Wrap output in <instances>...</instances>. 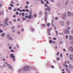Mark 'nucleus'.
Segmentation results:
<instances>
[{
    "mask_svg": "<svg viewBox=\"0 0 73 73\" xmlns=\"http://www.w3.org/2000/svg\"><path fill=\"white\" fill-rule=\"evenodd\" d=\"M32 14V11H30V14L31 15H29V16H25V17L26 18H27V19H31V17H33V16L32 15H31Z\"/></svg>",
    "mask_w": 73,
    "mask_h": 73,
    "instance_id": "nucleus-1",
    "label": "nucleus"
},
{
    "mask_svg": "<svg viewBox=\"0 0 73 73\" xmlns=\"http://www.w3.org/2000/svg\"><path fill=\"white\" fill-rule=\"evenodd\" d=\"M29 69V67L28 66H25L23 69V70L24 71H27Z\"/></svg>",
    "mask_w": 73,
    "mask_h": 73,
    "instance_id": "nucleus-2",
    "label": "nucleus"
},
{
    "mask_svg": "<svg viewBox=\"0 0 73 73\" xmlns=\"http://www.w3.org/2000/svg\"><path fill=\"white\" fill-rule=\"evenodd\" d=\"M59 23L60 24V25L61 26H62V27H64L65 25V23L64 22V21H59Z\"/></svg>",
    "mask_w": 73,
    "mask_h": 73,
    "instance_id": "nucleus-3",
    "label": "nucleus"
},
{
    "mask_svg": "<svg viewBox=\"0 0 73 73\" xmlns=\"http://www.w3.org/2000/svg\"><path fill=\"white\" fill-rule=\"evenodd\" d=\"M9 20V19H8V18H6L5 19V21L4 22V24H5V25H8V24L7 23V22Z\"/></svg>",
    "mask_w": 73,
    "mask_h": 73,
    "instance_id": "nucleus-4",
    "label": "nucleus"
},
{
    "mask_svg": "<svg viewBox=\"0 0 73 73\" xmlns=\"http://www.w3.org/2000/svg\"><path fill=\"white\" fill-rule=\"evenodd\" d=\"M67 15L66 13H64L62 15V18L63 19H65L66 18Z\"/></svg>",
    "mask_w": 73,
    "mask_h": 73,
    "instance_id": "nucleus-5",
    "label": "nucleus"
},
{
    "mask_svg": "<svg viewBox=\"0 0 73 73\" xmlns=\"http://www.w3.org/2000/svg\"><path fill=\"white\" fill-rule=\"evenodd\" d=\"M46 10L48 11H50V8L46 4Z\"/></svg>",
    "mask_w": 73,
    "mask_h": 73,
    "instance_id": "nucleus-6",
    "label": "nucleus"
},
{
    "mask_svg": "<svg viewBox=\"0 0 73 73\" xmlns=\"http://www.w3.org/2000/svg\"><path fill=\"white\" fill-rule=\"evenodd\" d=\"M64 32L65 34H69V30L68 29H66Z\"/></svg>",
    "mask_w": 73,
    "mask_h": 73,
    "instance_id": "nucleus-7",
    "label": "nucleus"
},
{
    "mask_svg": "<svg viewBox=\"0 0 73 73\" xmlns=\"http://www.w3.org/2000/svg\"><path fill=\"white\" fill-rule=\"evenodd\" d=\"M70 59L71 61H73V54H70Z\"/></svg>",
    "mask_w": 73,
    "mask_h": 73,
    "instance_id": "nucleus-8",
    "label": "nucleus"
},
{
    "mask_svg": "<svg viewBox=\"0 0 73 73\" xmlns=\"http://www.w3.org/2000/svg\"><path fill=\"white\" fill-rule=\"evenodd\" d=\"M69 49L70 50V51L71 52H72L73 53V46H70L69 47Z\"/></svg>",
    "mask_w": 73,
    "mask_h": 73,
    "instance_id": "nucleus-9",
    "label": "nucleus"
},
{
    "mask_svg": "<svg viewBox=\"0 0 73 73\" xmlns=\"http://www.w3.org/2000/svg\"><path fill=\"white\" fill-rule=\"evenodd\" d=\"M68 16L69 17H70L72 16V13L69 11L68 12Z\"/></svg>",
    "mask_w": 73,
    "mask_h": 73,
    "instance_id": "nucleus-10",
    "label": "nucleus"
},
{
    "mask_svg": "<svg viewBox=\"0 0 73 73\" xmlns=\"http://www.w3.org/2000/svg\"><path fill=\"white\" fill-rule=\"evenodd\" d=\"M5 63L8 65V66H9V68H10V69H12V66H11V65H10V64H8V63H7V62H5Z\"/></svg>",
    "mask_w": 73,
    "mask_h": 73,
    "instance_id": "nucleus-11",
    "label": "nucleus"
},
{
    "mask_svg": "<svg viewBox=\"0 0 73 73\" xmlns=\"http://www.w3.org/2000/svg\"><path fill=\"white\" fill-rule=\"evenodd\" d=\"M52 30V28L51 27H50L48 28L47 30V32L48 33H49L50 31H51Z\"/></svg>",
    "mask_w": 73,
    "mask_h": 73,
    "instance_id": "nucleus-12",
    "label": "nucleus"
},
{
    "mask_svg": "<svg viewBox=\"0 0 73 73\" xmlns=\"http://www.w3.org/2000/svg\"><path fill=\"white\" fill-rule=\"evenodd\" d=\"M69 39L70 40H73V36L71 35L69 36Z\"/></svg>",
    "mask_w": 73,
    "mask_h": 73,
    "instance_id": "nucleus-13",
    "label": "nucleus"
},
{
    "mask_svg": "<svg viewBox=\"0 0 73 73\" xmlns=\"http://www.w3.org/2000/svg\"><path fill=\"white\" fill-rule=\"evenodd\" d=\"M10 57H11L13 59L15 57V56H13V54H10Z\"/></svg>",
    "mask_w": 73,
    "mask_h": 73,
    "instance_id": "nucleus-14",
    "label": "nucleus"
},
{
    "mask_svg": "<svg viewBox=\"0 0 73 73\" xmlns=\"http://www.w3.org/2000/svg\"><path fill=\"white\" fill-rule=\"evenodd\" d=\"M69 68H70V69H73V65L70 64L69 66Z\"/></svg>",
    "mask_w": 73,
    "mask_h": 73,
    "instance_id": "nucleus-15",
    "label": "nucleus"
},
{
    "mask_svg": "<svg viewBox=\"0 0 73 73\" xmlns=\"http://www.w3.org/2000/svg\"><path fill=\"white\" fill-rule=\"evenodd\" d=\"M67 24V27H68V26H69L70 25V22L69 21L67 22L66 23Z\"/></svg>",
    "mask_w": 73,
    "mask_h": 73,
    "instance_id": "nucleus-16",
    "label": "nucleus"
},
{
    "mask_svg": "<svg viewBox=\"0 0 73 73\" xmlns=\"http://www.w3.org/2000/svg\"><path fill=\"white\" fill-rule=\"evenodd\" d=\"M70 64V61L68 60H67L65 62V64Z\"/></svg>",
    "mask_w": 73,
    "mask_h": 73,
    "instance_id": "nucleus-17",
    "label": "nucleus"
},
{
    "mask_svg": "<svg viewBox=\"0 0 73 73\" xmlns=\"http://www.w3.org/2000/svg\"><path fill=\"white\" fill-rule=\"evenodd\" d=\"M7 37L9 38V39H12V38L11 37V36H10V35H7Z\"/></svg>",
    "mask_w": 73,
    "mask_h": 73,
    "instance_id": "nucleus-18",
    "label": "nucleus"
},
{
    "mask_svg": "<svg viewBox=\"0 0 73 73\" xmlns=\"http://www.w3.org/2000/svg\"><path fill=\"white\" fill-rule=\"evenodd\" d=\"M69 3V1L67 0L66 2V5H68V3Z\"/></svg>",
    "mask_w": 73,
    "mask_h": 73,
    "instance_id": "nucleus-19",
    "label": "nucleus"
},
{
    "mask_svg": "<svg viewBox=\"0 0 73 73\" xmlns=\"http://www.w3.org/2000/svg\"><path fill=\"white\" fill-rule=\"evenodd\" d=\"M53 23H54V19H53L52 20V26H53Z\"/></svg>",
    "mask_w": 73,
    "mask_h": 73,
    "instance_id": "nucleus-20",
    "label": "nucleus"
},
{
    "mask_svg": "<svg viewBox=\"0 0 73 73\" xmlns=\"http://www.w3.org/2000/svg\"><path fill=\"white\" fill-rule=\"evenodd\" d=\"M41 4H44L45 3L42 1V0H41Z\"/></svg>",
    "mask_w": 73,
    "mask_h": 73,
    "instance_id": "nucleus-21",
    "label": "nucleus"
},
{
    "mask_svg": "<svg viewBox=\"0 0 73 73\" xmlns=\"http://www.w3.org/2000/svg\"><path fill=\"white\" fill-rule=\"evenodd\" d=\"M47 27H49L50 26V23H48L47 24Z\"/></svg>",
    "mask_w": 73,
    "mask_h": 73,
    "instance_id": "nucleus-22",
    "label": "nucleus"
},
{
    "mask_svg": "<svg viewBox=\"0 0 73 73\" xmlns=\"http://www.w3.org/2000/svg\"><path fill=\"white\" fill-rule=\"evenodd\" d=\"M56 59L57 60V61H59V60H60V58H59L58 57H57L56 58Z\"/></svg>",
    "mask_w": 73,
    "mask_h": 73,
    "instance_id": "nucleus-23",
    "label": "nucleus"
},
{
    "mask_svg": "<svg viewBox=\"0 0 73 73\" xmlns=\"http://www.w3.org/2000/svg\"><path fill=\"white\" fill-rule=\"evenodd\" d=\"M4 35H5V34L4 33H3V34H2L1 35V36H4Z\"/></svg>",
    "mask_w": 73,
    "mask_h": 73,
    "instance_id": "nucleus-24",
    "label": "nucleus"
},
{
    "mask_svg": "<svg viewBox=\"0 0 73 73\" xmlns=\"http://www.w3.org/2000/svg\"><path fill=\"white\" fill-rule=\"evenodd\" d=\"M10 6H11V7H13V5L12 4H11L10 5Z\"/></svg>",
    "mask_w": 73,
    "mask_h": 73,
    "instance_id": "nucleus-25",
    "label": "nucleus"
},
{
    "mask_svg": "<svg viewBox=\"0 0 73 73\" xmlns=\"http://www.w3.org/2000/svg\"><path fill=\"white\" fill-rule=\"evenodd\" d=\"M47 0H46V3L47 4H49V1H46Z\"/></svg>",
    "mask_w": 73,
    "mask_h": 73,
    "instance_id": "nucleus-26",
    "label": "nucleus"
},
{
    "mask_svg": "<svg viewBox=\"0 0 73 73\" xmlns=\"http://www.w3.org/2000/svg\"><path fill=\"white\" fill-rule=\"evenodd\" d=\"M11 52H15V51H14V50H13L12 49H11Z\"/></svg>",
    "mask_w": 73,
    "mask_h": 73,
    "instance_id": "nucleus-27",
    "label": "nucleus"
},
{
    "mask_svg": "<svg viewBox=\"0 0 73 73\" xmlns=\"http://www.w3.org/2000/svg\"><path fill=\"white\" fill-rule=\"evenodd\" d=\"M9 49H12V47L11 45H10V46L9 47Z\"/></svg>",
    "mask_w": 73,
    "mask_h": 73,
    "instance_id": "nucleus-28",
    "label": "nucleus"
},
{
    "mask_svg": "<svg viewBox=\"0 0 73 73\" xmlns=\"http://www.w3.org/2000/svg\"><path fill=\"white\" fill-rule=\"evenodd\" d=\"M3 11H1L0 13V15H3Z\"/></svg>",
    "mask_w": 73,
    "mask_h": 73,
    "instance_id": "nucleus-29",
    "label": "nucleus"
},
{
    "mask_svg": "<svg viewBox=\"0 0 73 73\" xmlns=\"http://www.w3.org/2000/svg\"><path fill=\"white\" fill-rule=\"evenodd\" d=\"M62 42L61 41L60 42H59V44H62Z\"/></svg>",
    "mask_w": 73,
    "mask_h": 73,
    "instance_id": "nucleus-30",
    "label": "nucleus"
},
{
    "mask_svg": "<svg viewBox=\"0 0 73 73\" xmlns=\"http://www.w3.org/2000/svg\"><path fill=\"white\" fill-rule=\"evenodd\" d=\"M28 8V5L26 6L25 7V8H26V9H27Z\"/></svg>",
    "mask_w": 73,
    "mask_h": 73,
    "instance_id": "nucleus-31",
    "label": "nucleus"
},
{
    "mask_svg": "<svg viewBox=\"0 0 73 73\" xmlns=\"http://www.w3.org/2000/svg\"><path fill=\"white\" fill-rule=\"evenodd\" d=\"M42 26L43 27H45V24L42 25Z\"/></svg>",
    "mask_w": 73,
    "mask_h": 73,
    "instance_id": "nucleus-32",
    "label": "nucleus"
},
{
    "mask_svg": "<svg viewBox=\"0 0 73 73\" xmlns=\"http://www.w3.org/2000/svg\"><path fill=\"white\" fill-rule=\"evenodd\" d=\"M22 15H23V16H24V13L23 12H22Z\"/></svg>",
    "mask_w": 73,
    "mask_h": 73,
    "instance_id": "nucleus-33",
    "label": "nucleus"
},
{
    "mask_svg": "<svg viewBox=\"0 0 73 73\" xmlns=\"http://www.w3.org/2000/svg\"><path fill=\"white\" fill-rule=\"evenodd\" d=\"M16 15H19V12H18V11L16 12Z\"/></svg>",
    "mask_w": 73,
    "mask_h": 73,
    "instance_id": "nucleus-34",
    "label": "nucleus"
},
{
    "mask_svg": "<svg viewBox=\"0 0 73 73\" xmlns=\"http://www.w3.org/2000/svg\"><path fill=\"white\" fill-rule=\"evenodd\" d=\"M26 11L27 12H29V10H28V9H26Z\"/></svg>",
    "mask_w": 73,
    "mask_h": 73,
    "instance_id": "nucleus-35",
    "label": "nucleus"
},
{
    "mask_svg": "<svg viewBox=\"0 0 73 73\" xmlns=\"http://www.w3.org/2000/svg\"><path fill=\"white\" fill-rule=\"evenodd\" d=\"M26 4H27V5H28V4H29V2L28 1H27L26 2Z\"/></svg>",
    "mask_w": 73,
    "mask_h": 73,
    "instance_id": "nucleus-36",
    "label": "nucleus"
},
{
    "mask_svg": "<svg viewBox=\"0 0 73 73\" xmlns=\"http://www.w3.org/2000/svg\"><path fill=\"white\" fill-rule=\"evenodd\" d=\"M16 16V15H13V17H14V18H15Z\"/></svg>",
    "mask_w": 73,
    "mask_h": 73,
    "instance_id": "nucleus-37",
    "label": "nucleus"
},
{
    "mask_svg": "<svg viewBox=\"0 0 73 73\" xmlns=\"http://www.w3.org/2000/svg\"><path fill=\"white\" fill-rule=\"evenodd\" d=\"M66 39H68V35H66Z\"/></svg>",
    "mask_w": 73,
    "mask_h": 73,
    "instance_id": "nucleus-38",
    "label": "nucleus"
},
{
    "mask_svg": "<svg viewBox=\"0 0 73 73\" xmlns=\"http://www.w3.org/2000/svg\"><path fill=\"white\" fill-rule=\"evenodd\" d=\"M17 33H18V35H19V34L20 33V32L19 31H18L17 32Z\"/></svg>",
    "mask_w": 73,
    "mask_h": 73,
    "instance_id": "nucleus-39",
    "label": "nucleus"
},
{
    "mask_svg": "<svg viewBox=\"0 0 73 73\" xmlns=\"http://www.w3.org/2000/svg\"><path fill=\"white\" fill-rule=\"evenodd\" d=\"M49 42H50V43H52V41L51 40H50L49 41Z\"/></svg>",
    "mask_w": 73,
    "mask_h": 73,
    "instance_id": "nucleus-40",
    "label": "nucleus"
},
{
    "mask_svg": "<svg viewBox=\"0 0 73 73\" xmlns=\"http://www.w3.org/2000/svg\"><path fill=\"white\" fill-rule=\"evenodd\" d=\"M71 43L73 45V40H72L71 42Z\"/></svg>",
    "mask_w": 73,
    "mask_h": 73,
    "instance_id": "nucleus-41",
    "label": "nucleus"
},
{
    "mask_svg": "<svg viewBox=\"0 0 73 73\" xmlns=\"http://www.w3.org/2000/svg\"><path fill=\"white\" fill-rule=\"evenodd\" d=\"M3 32V30L0 29V33H2V32Z\"/></svg>",
    "mask_w": 73,
    "mask_h": 73,
    "instance_id": "nucleus-42",
    "label": "nucleus"
},
{
    "mask_svg": "<svg viewBox=\"0 0 73 73\" xmlns=\"http://www.w3.org/2000/svg\"><path fill=\"white\" fill-rule=\"evenodd\" d=\"M67 72H68V73H70V70H67Z\"/></svg>",
    "mask_w": 73,
    "mask_h": 73,
    "instance_id": "nucleus-43",
    "label": "nucleus"
},
{
    "mask_svg": "<svg viewBox=\"0 0 73 73\" xmlns=\"http://www.w3.org/2000/svg\"><path fill=\"white\" fill-rule=\"evenodd\" d=\"M11 9H12V8H11V7H9V9L10 10H11Z\"/></svg>",
    "mask_w": 73,
    "mask_h": 73,
    "instance_id": "nucleus-44",
    "label": "nucleus"
},
{
    "mask_svg": "<svg viewBox=\"0 0 73 73\" xmlns=\"http://www.w3.org/2000/svg\"><path fill=\"white\" fill-rule=\"evenodd\" d=\"M50 1H51V2H52V3H53V2H54V0H50Z\"/></svg>",
    "mask_w": 73,
    "mask_h": 73,
    "instance_id": "nucleus-45",
    "label": "nucleus"
},
{
    "mask_svg": "<svg viewBox=\"0 0 73 73\" xmlns=\"http://www.w3.org/2000/svg\"><path fill=\"white\" fill-rule=\"evenodd\" d=\"M22 11L23 12H25V10L24 9H23L22 10Z\"/></svg>",
    "mask_w": 73,
    "mask_h": 73,
    "instance_id": "nucleus-46",
    "label": "nucleus"
},
{
    "mask_svg": "<svg viewBox=\"0 0 73 73\" xmlns=\"http://www.w3.org/2000/svg\"><path fill=\"white\" fill-rule=\"evenodd\" d=\"M32 31H33V32L34 31V29L33 28L32 29Z\"/></svg>",
    "mask_w": 73,
    "mask_h": 73,
    "instance_id": "nucleus-47",
    "label": "nucleus"
},
{
    "mask_svg": "<svg viewBox=\"0 0 73 73\" xmlns=\"http://www.w3.org/2000/svg\"><path fill=\"white\" fill-rule=\"evenodd\" d=\"M71 33L72 35H73V29L71 31Z\"/></svg>",
    "mask_w": 73,
    "mask_h": 73,
    "instance_id": "nucleus-48",
    "label": "nucleus"
},
{
    "mask_svg": "<svg viewBox=\"0 0 73 73\" xmlns=\"http://www.w3.org/2000/svg\"><path fill=\"white\" fill-rule=\"evenodd\" d=\"M66 68H68V66L66 65H66L65 66Z\"/></svg>",
    "mask_w": 73,
    "mask_h": 73,
    "instance_id": "nucleus-49",
    "label": "nucleus"
},
{
    "mask_svg": "<svg viewBox=\"0 0 73 73\" xmlns=\"http://www.w3.org/2000/svg\"><path fill=\"white\" fill-rule=\"evenodd\" d=\"M12 28L11 29L13 30L14 29V27L13 26L12 27Z\"/></svg>",
    "mask_w": 73,
    "mask_h": 73,
    "instance_id": "nucleus-50",
    "label": "nucleus"
},
{
    "mask_svg": "<svg viewBox=\"0 0 73 73\" xmlns=\"http://www.w3.org/2000/svg\"><path fill=\"white\" fill-rule=\"evenodd\" d=\"M58 54H59V52H58L57 53V56H58Z\"/></svg>",
    "mask_w": 73,
    "mask_h": 73,
    "instance_id": "nucleus-51",
    "label": "nucleus"
},
{
    "mask_svg": "<svg viewBox=\"0 0 73 73\" xmlns=\"http://www.w3.org/2000/svg\"><path fill=\"white\" fill-rule=\"evenodd\" d=\"M57 17H56L55 18V20H58V19H57Z\"/></svg>",
    "mask_w": 73,
    "mask_h": 73,
    "instance_id": "nucleus-52",
    "label": "nucleus"
},
{
    "mask_svg": "<svg viewBox=\"0 0 73 73\" xmlns=\"http://www.w3.org/2000/svg\"><path fill=\"white\" fill-rule=\"evenodd\" d=\"M11 4H13V1H12L11 2Z\"/></svg>",
    "mask_w": 73,
    "mask_h": 73,
    "instance_id": "nucleus-53",
    "label": "nucleus"
},
{
    "mask_svg": "<svg viewBox=\"0 0 73 73\" xmlns=\"http://www.w3.org/2000/svg\"><path fill=\"white\" fill-rule=\"evenodd\" d=\"M53 39L54 40H57V39H56V38H53Z\"/></svg>",
    "mask_w": 73,
    "mask_h": 73,
    "instance_id": "nucleus-54",
    "label": "nucleus"
},
{
    "mask_svg": "<svg viewBox=\"0 0 73 73\" xmlns=\"http://www.w3.org/2000/svg\"><path fill=\"white\" fill-rule=\"evenodd\" d=\"M34 17H36V14H34Z\"/></svg>",
    "mask_w": 73,
    "mask_h": 73,
    "instance_id": "nucleus-55",
    "label": "nucleus"
},
{
    "mask_svg": "<svg viewBox=\"0 0 73 73\" xmlns=\"http://www.w3.org/2000/svg\"><path fill=\"white\" fill-rule=\"evenodd\" d=\"M53 62L55 64V63H56V61H55V60H54Z\"/></svg>",
    "mask_w": 73,
    "mask_h": 73,
    "instance_id": "nucleus-56",
    "label": "nucleus"
},
{
    "mask_svg": "<svg viewBox=\"0 0 73 73\" xmlns=\"http://www.w3.org/2000/svg\"><path fill=\"white\" fill-rule=\"evenodd\" d=\"M60 56H61V57H62V54H60Z\"/></svg>",
    "mask_w": 73,
    "mask_h": 73,
    "instance_id": "nucleus-57",
    "label": "nucleus"
},
{
    "mask_svg": "<svg viewBox=\"0 0 73 73\" xmlns=\"http://www.w3.org/2000/svg\"><path fill=\"white\" fill-rule=\"evenodd\" d=\"M21 31L22 32L23 31H24V29H21Z\"/></svg>",
    "mask_w": 73,
    "mask_h": 73,
    "instance_id": "nucleus-58",
    "label": "nucleus"
},
{
    "mask_svg": "<svg viewBox=\"0 0 73 73\" xmlns=\"http://www.w3.org/2000/svg\"><path fill=\"white\" fill-rule=\"evenodd\" d=\"M17 11H20V9L19 8H18L17 9Z\"/></svg>",
    "mask_w": 73,
    "mask_h": 73,
    "instance_id": "nucleus-59",
    "label": "nucleus"
},
{
    "mask_svg": "<svg viewBox=\"0 0 73 73\" xmlns=\"http://www.w3.org/2000/svg\"><path fill=\"white\" fill-rule=\"evenodd\" d=\"M1 7V3H0V8Z\"/></svg>",
    "mask_w": 73,
    "mask_h": 73,
    "instance_id": "nucleus-60",
    "label": "nucleus"
},
{
    "mask_svg": "<svg viewBox=\"0 0 73 73\" xmlns=\"http://www.w3.org/2000/svg\"><path fill=\"white\" fill-rule=\"evenodd\" d=\"M23 20H25V18H23Z\"/></svg>",
    "mask_w": 73,
    "mask_h": 73,
    "instance_id": "nucleus-61",
    "label": "nucleus"
},
{
    "mask_svg": "<svg viewBox=\"0 0 73 73\" xmlns=\"http://www.w3.org/2000/svg\"><path fill=\"white\" fill-rule=\"evenodd\" d=\"M3 61H5V59L4 58L3 59Z\"/></svg>",
    "mask_w": 73,
    "mask_h": 73,
    "instance_id": "nucleus-62",
    "label": "nucleus"
},
{
    "mask_svg": "<svg viewBox=\"0 0 73 73\" xmlns=\"http://www.w3.org/2000/svg\"><path fill=\"white\" fill-rule=\"evenodd\" d=\"M13 61H15V58H14L13 59Z\"/></svg>",
    "mask_w": 73,
    "mask_h": 73,
    "instance_id": "nucleus-63",
    "label": "nucleus"
},
{
    "mask_svg": "<svg viewBox=\"0 0 73 73\" xmlns=\"http://www.w3.org/2000/svg\"><path fill=\"white\" fill-rule=\"evenodd\" d=\"M51 68H54V66H51Z\"/></svg>",
    "mask_w": 73,
    "mask_h": 73,
    "instance_id": "nucleus-64",
    "label": "nucleus"
}]
</instances>
